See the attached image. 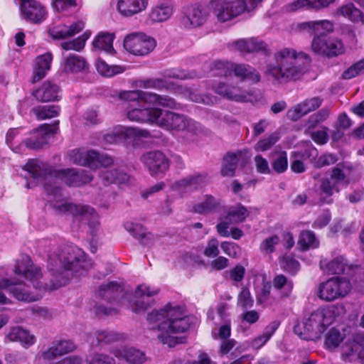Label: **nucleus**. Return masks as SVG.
Returning a JSON list of instances; mask_svg holds the SVG:
<instances>
[{"label": "nucleus", "mask_w": 364, "mask_h": 364, "mask_svg": "<svg viewBox=\"0 0 364 364\" xmlns=\"http://www.w3.org/2000/svg\"><path fill=\"white\" fill-rule=\"evenodd\" d=\"M118 97L126 104L125 116L131 122L156 124L167 131L186 132L193 135L203 131L200 123L184 114L156 107H145L141 104L176 108V101L169 96L134 90H122L119 92Z\"/></svg>", "instance_id": "1"}, {"label": "nucleus", "mask_w": 364, "mask_h": 364, "mask_svg": "<svg viewBox=\"0 0 364 364\" xmlns=\"http://www.w3.org/2000/svg\"><path fill=\"white\" fill-rule=\"evenodd\" d=\"M147 321L152 330L157 329V337L163 344L173 347L181 342L176 336L183 333L190 327V318L183 306L168 304L163 309L152 311L148 314Z\"/></svg>", "instance_id": "2"}, {"label": "nucleus", "mask_w": 364, "mask_h": 364, "mask_svg": "<svg viewBox=\"0 0 364 364\" xmlns=\"http://www.w3.org/2000/svg\"><path fill=\"white\" fill-rule=\"evenodd\" d=\"M24 169L28 171L34 179L45 178L44 189L48 196H53L55 199L50 200L51 205L57 200L60 196V188L58 181L63 182L68 186H79L89 183L92 177L86 171H77L74 168L54 171L51 170L50 166L40 160L30 159L24 166Z\"/></svg>", "instance_id": "3"}, {"label": "nucleus", "mask_w": 364, "mask_h": 364, "mask_svg": "<svg viewBox=\"0 0 364 364\" xmlns=\"http://www.w3.org/2000/svg\"><path fill=\"white\" fill-rule=\"evenodd\" d=\"M274 58L276 65H269L266 72L273 79L280 82L299 79L306 72L310 63L307 54L291 48L277 50Z\"/></svg>", "instance_id": "4"}, {"label": "nucleus", "mask_w": 364, "mask_h": 364, "mask_svg": "<svg viewBox=\"0 0 364 364\" xmlns=\"http://www.w3.org/2000/svg\"><path fill=\"white\" fill-rule=\"evenodd\" d=\"M334 318V311L331 308L318 309L312 312L303 323L304 332L301 333V338L312 341L321 338Z\"/></svg>", "instance_id": "5"}, {"label": "nucleus", "mask_w": 364, "mask_h": 364, "mask_svg": "<svg viewBox=\"0 0 364 364\" xmlns=\"http://www.w3.org/2000/svg\"><path fill=\"white\" fill-rule=\"evenodd\" d=\"M59 213L70 214L75 217H81L87 223L90 232L95 235L100 230L99 218L95 210L85 205H77L66 200H57L53 204Z\"/></svg>", "instance_id": "6"}, {"label": "nucleus", "mask_w": 364, "mask_h": 364, "mask_svg": "<svg viewBox=\"0 0 364 364\" xmlns=\"http://www.w3.org/2000/svg\"><path fill=\"white\" fill-rule=\"evenodd\" d=\"M351 290L350 281L343 277H334L319 284L317 296L325 301H333L346 297Z\"/></svg>", "instance_id": "7"}, {"label": "nucleus", "mask_w": 364, "mask_h": 364, "mask_svg": "<svg viewBox=\"0 0 364 364\" xmlns=\"http://www.w3.org/2000/svg\"><path fill=\"white\" fill-rule=\"evenodd\" d=\"M208 10L220 22L231 21L244 13L240 0H210Z\"/></svg>", "instance_id": "8"}, {"label": "nucleus", "mask_w": 364, "mask_h": 364, "mask_svg": "<svg viewBox=\"0 0 364 364\" xmlns=\"http://www.w3.org/2000/svg\"><path fill=\"white\" fill-rule=\"evenodd\" d=\"M70 161L73 164L97 168L100 166H109L114 162L113 159L107 154L94 150L81 151L74 149L69 154Z\"/></svg>", "instance_id": "9"}, {"label": "nucleus", "mask_w": 364, "mask_h": 364, "mask_svg": "<svg viewBox=\"0 0 364 364\" xmlns=\"http://www.w3.org/2000/svg\"><path fill=\"white\" fill-rule=\"evenodd\" d=\"M349 183V180L343 171L338 167L332 168L330 177H326L321 180L319 193L321 196L328 203L335 193H338L341 188Z\"/></svg>", "instance_id": "10"}, {"label": "nucleus", "mask_w": 364, "mask_h": 364, "mask_svg": "<svg viewBox=\"0 0 364 364\" xmlns=\"http://www.w3.org/2000/svg\"><path fill=\"white\" fill-rule=\"evenodd\" d=\"M123 45L133 55H145L154 50L156 42L154 38L142 33H132L126 36Z\"/></svg>", "instance_id": "11"}, {"label": "nucleus", "mask_w": 364, "mask_h": 364, "mask_svg": "<svg viewBox=\"0 0 364 364\" xmlns=\"http://www.w3.org/2000/svg\"><path fill=\"white\" fill-rule=\"evenodd\" d=\"M149 136L150 133L146 129L117 125L107 131L103 138L105 141L108 144H115L122 140H135Z\"/></svg>", "instance_id": "12"}, {"label": "nucleus", "mask_w": 364, "mask_h": 364, "mask_svg": "<svg viewBox=\"0 0 364 364\" xmlns=\"http://www.w3.org/2000/svg\"><path fill=\"white\" fill-rule=\"evenodd\" d=\"M249 214L248 210L241 204L230 207L225 215L220 218V223L216 225L218 233L222 237H228V229H229L230 225L242 223Z\"/></svg>", "instance_id": "13"}, {"label": "nucleus", "mask_w": 364, "mask_h": 364, "mask_svg": "<svg viewBox=\"0 0 364 364\" xmlns=\"http://www.w3.org/2000/svg\"><path fill=\"white\" fill-rule=\"evenodd\" d=\"M141 161L154 177L163 176L169 168V160L161 151H150L143 154Z\"/></svg>", "instance_id": "14"}, {"label": "nucleus", "mask_w": 364, "mask_h": 364, "mask_svg": "<svg viewBox=\"0 0 364 364\" xmlns=\"http://www.w3.org/2000/svg\"><path fill=\"white\" fill-rule=\"evenodd\" d=\"M342 358L345 361L360 360L364 363V333H358L347 341L342 348Z\"/></svg>", "instance_id": "15"}, {"label": "nucleus", "mask_w": 364, "mask_h": 364, "mask_svg": "<svg viewBox=\"0 0 364 364\" xmlns=\"http://www.w3.org/2000/svg\"><path fill=\"white\" fill-rule=\"evenodd\" d=\"M57 129L58 123L42 124L32 132L31 136L26 139L24 144L31 149H41L48 143V139L55 134Z\"/></svg>", "instance_id": "16"}, {"label": "nucleus", "mask_w": 364, "mask_h": 364, "mask_svg": "<svg viewBox=\"0 0 364 364\" xmlns=\"http://www.w3.org/2000/svg\"><path fill=\"white\" fill-rule=\"evenodd\" d=\"M212 90L222 97L231 101L246 102L251 100L252 94L250 92L225 82H218L212 85Z\"/></svg>", "instance_id": "17"}, {"label": "nucleus", "mask_w": 364, "mask_h": 364, "mask_svg": "<svg viewBox=\"0 0 364 364\" xmlns=\"http://www.w3.org/2000/svg\"><path fill=\"white\" fill-rule=\"evenodd\" d=\"M159 289L151 287L146 284H142L136 288L134 291V296L136 300L132 304V309L134 311L137 312L141 310H145L151 304V297L158 294Z\"/></svg>", "instance_id": "18"}, {"label": "nucleus", "mask_w": 364, "mask_h": 364, "mask_svg": "<svg viewBox=\"0 0 364 364\" xmlns=\"http://www.w3.org/2000/svg\"><path fill=\"white\" fill-rule=\"evenodd\" d=\"M21 11L24 18L33 23L43 21L47 14L44 6L36 0H21Z\"/></svg>", "instance_id": "19"}, {"label": "nucleus", "mask_w": 364, "mask_h": 364, "mask_svg": "<svg viewBox=\"0 0 364 364\" xmlns=\"http://www.w3.org/2000/svg\"><path fill=\"white\" fill-rule=\"evenodd\" d=\"M99 295L108 301H116L119 306L125 305L127 294L124 291L122 285L115 282H111L100 286Z\"/></svg>", "instance_id": "20"}, {"label": "nucleus", "mask_w": 364, "mask_h": 364, "mask_svg": "<svg viewBox=\"0 0 364 364\" xmlns=\"http://www.w3.org/2000/svg\"><path fill=\"white\" fill-rule=\"evenodd\" d=\"M208 12L200 5L188 6L184 11L182 23L186 27H197L202 25L207 19Z\"/></svg>", "instance_id": "21"}, {"label": "nucleus", "mask_w": 364, "mask_h": 364, "mask_svg": "<svg viewBox=\"0 0 364 364\" xmlns=\"http://www.w3.org/2000/svg\"><path fill=\"white\" fill-rule=\"evenodd\" d=\"M322 101V99L318 97L307 99L300 102L294 107L289 109L287 112V117L293 121L298 120L301 117L318 108Z\"/></svg>", "instance_id": "22"}, {"label": "nucleus", "mask_w": 364, "mask_h": 364, "mask_svg": "<svg viewBox=\"0 0 364 364\" xmlns=\"http://www.w3.org/2000/svg\"><path fill=\"white\" fill-rule=\"evenodd\" d=\"M114 355L121 360L119 364H141L146 360L145 354L134 347L116 349Z\"/></svg>", "instance_id": "23"}, {"label": "nucleus", "mask_w": 364, "mask_h": 364, "mask_svg": "<svg viewBox=\"0 0 364 364\" xmlns=\"http://www.w3.org/2000/svg\"><path fill=\"white\" fill-rule=\"evenodd\" d=\"M62 68L66 73H82L88 69V63L83 57L70 54L63 57Z\"/></svg>", "instance_id": "24"}, {"label": "nucleus", "mask_w": 364, "mask_h": 364, "mask_svg": "<svg viewBox=\"0 0 364 364\" xmlns=\"http://www.w3.org/2000/svg\"><path fill=\"white\" fill-rule=\"evenodd\" d=\"M173 14V6L169 1L158 3L149 14V18L154 23H161L168 20Z\"/></svg>", "instance_id": "25"}, {"label": "nucleus", "mask_w": 364, "mask_h": 364, "mask_svg": "<svg viewBox=\"0 0 364 364\" xmlns=\"http://www.w3.org/2000/svg\"><path fill=\"white\" fill-rule=\"evenodd\" d=\"M53 60V55L50 53H46L38 56L33 67V82H38L45 77L50 70Z\"/></svg>", "instance_id": "26"}, {"label": "nucleus", "mask_w": 364, "mask_h": 364, "mask_svg": "<svg viewBox=\"0 0 364 364\" xmlns=\"http://www.w3.org/2000/svg\"><path fill=\"white\" fill-rule=\"evenodd\" d=\"M148 6V0H119L117 9L120 14L129 17L144 11Z\"/></svg>", "instance_id": "27"}, {"label": "nucleus", "mask_w": 364, "mask_h": 364, "mask_svg": "<svg viewBox=\"0 0 364 364\" xmlns=\"http://www.w3.org/2000/svg\"><path fill=\"white\" fill-rule=\"evenodd\" d=\"M60 87L58 85L47 81L33 92V96L41 102L58 100L60 98Z\"/></svg>", "instance_id": "28"}, {"label": "nucleus", "mask_w": 364, "mask_h": 364, "mask_svg": "<svg viewBox=\"0 0 364 364\" xmlns=\"http://www.w3.org/2000/svg\"><path fill=\"white\" fill-rule=\"evenodd\" d=\"M300 28L313 32L314 37L326 36L333 31V23L329 20L311 21L301 23Z\"/></svg>", "instance_id": "29"}, {"label": "nucleus", "mask_w": 364, "mask_h": 364, "mask_svg": "<svg viewBox=\"0 0 364 364\" xmlns=\"http://www.w3.org/2000/svg\"><path fill=\"white\" fill-rule=\"evenodd\" d=\"M85 28V23L78 21L70 26L62 25L49 30V35L53 39H62L72 37L80 33Z\"/></svg>", "instance_id": "30"}, {"label": "nucleus", "mask_w": 364, "mask_h": 364, "mask_svg": "<svg viewBox=\"0 0 364 364\" xmlns=\"http://www.w3.org/2000/svg\"><path fill=\"white\" fill-rule=\"evenodd\" d=\"M245 155L242 151L228 153L223 159L221 174L223 176H233L237 166L245 163Z\"/></svg>", "instance_id": "31"}, {"label": "nucleus", "mask_w": 364, "mask_h": 364, "mask_svg": "<svg viewBox=\"0 0 364 364\" xmlns=\"http://www.w3.org/2000/svg\"><path fill=\"white\" fill-rule=\"evenodd\" d=\"M346 336V333L344 327H332L325 334L324 347L328 350H334L343 341Z\"/></svg>", "instance_id": "32"}, {"label": "nucleus", "mask_w": 364, "mask_h": 364, "mask_svg": "<svg viewBox=\"0 0 364 364\" xmlns=\"http://www.w3.org/2000/svg\"><path fill=\"white\" fill-rule=\"evenodd\" d=\"M5 339L10 342H20L26 348L36 343V337L28 331L21 327L11 328Z\"/></svg>", "instance_id": "33"}, {"label": "nucleus", "mask_w": 364, "mask_h": 364, "mask_svg": "<svg viewBox=\"0 0 364 364\" xmlns=\"http://www.w3.org/2000/svg\"><path fill=\"white\" fill-rule=\"evenodd\" d=\"M240 78L242 81H250L253 83L260 80V75L252 67L247 64L232 65V74Z\"/></svg>", "instance_id": "34"}, {"label": "nucleus", "mask_w": 364, "mask_h": 364, "mask_svg": "<svg viewBox=\"0 0 364 364\" xmlns=\"http://www.w3.org/2000/svg\"><path fill=\"white\" fill-rule=\"evenodd\" d=\"M335 50L328 48V38L326 36L314 37L312 41V50L317 53L326 55H337L343 52L342 43H336Z\"/></svg>", "instance_id": "35"}, {"label": "nucleus", "mask_w": 364, "mask_h": 364, "mask_svg": "<svg viewBox=\"0 0 364 364\" xmlns=\"http://www.w3.org/2000/svg\"><path fill=\"white\" fill-rule=\"evenodd\" d=\"M206 183V178L203 175L190 176L174 183L178 191H191L202 188Z\"/></svg>", "instance_id": "36"}, {"label": "nucleus", "mask_w": 364, "mask_h": 364, "mask_svg": "<svg viewBox=\"0 0 364 364\" xmlns=\"http://www.w3.org/2000/svg\"><path fill=\"white\" fill-rule=\"evenodd\" d=\"M346 265V260L343 256H337L331 261L326 259H321L319 263L321 269L324 273L330 274L343 273Z\"/></svg>", "instance_id": "37"}, {"label": "nucleus", "mask_w": 364, "mask_h": 364, "mask_svg": "<svg viewBox=\"0 0 364 364\" xmlns=\"http://www.w3.org/2000/svg\"><path fill=\"white\" fill-rule=\"evenodd\" d=\"M232 46L242 53L257 52L266 48V44L262 41L255 38L237 40Z\"/></svg>", "instance_id": "38"}, {"label": "nucleus", "mask_w": 364, "mask_h": 364, "mask_svg": "<svg viewBox=\"0 0 364 364\" xmlns=\"http://www.w3.org/2000/svg\"><path fill=\"white\" fill-rule=\"evenodd\" d=\"M124 226L127 232L139 240L144 245H150L151 244L154 236L150 232H147L141 225L127 222Z\"/></svg>", "instance_id": "39"}, {"label": "nucleus", "mask_w": 364, "mask_h": 364, "mask_svg": "<svg viewBox=\"0 0 364 364\" xmlns=\"http://www.w3.org/2000/svg\"><path fill=\"white\" fill-rule=\"evenodd\" d=\"M115 38L114 33L101 32L93 40L92 45L97 50L113 54V41Z\"/></svg>", "instance_id": "40"}, {"label": "nucleus", "mask_w": 364, "mask_h": 364, "mask_svg": "<svg viewBox=\"0 0 364 364\" xmlns=\"http://www.w3.org/2000/svg\"><path fill=\"white\" fill-rule=\"evenodd\" d=\"M178 90L185 98L189 99L195 102L210 105L217 102V97L211 95L201 96L196 90H191L189 88L182 87H178Z\"/></svg>", "instance_id": "41"}, {"label": "nucleus", "mask_w": 364, "mask_h": 364, "mask_svg": "<svg viewBox=\"0 0 364 364\" xmlns=\"http://www.w3.org/2000/svg\"><path fill=\"white\" fill-rule=\"evenodd\" d=\"M272 168L277 173L285 172L288 168L287 154L284 151H276L272 153Z\"/></svg>", "instance_id": "42"}, {"label": "nucleus", "mask_w": 364, "mask_h": 364, "mask_svg": "<svg viewBox=\"0 0 364 364\" xmlns=\"http://www.w3.org/2000/svg\"><path fill=\"white\" fill-rule=\"evenodd\" d=\"M298 244L303 250H306L317 248L319 246V241L314 232L304 230L299 235Z\"/></svg>", "instance_id": "43"}, {"label": "nucleus", "mask_w": 364, "mask_h": 364, "mask_svg": "<svg viewBox=\"0 0 364 364\" xmlns=\"http://www.w3.org/2000/svg\"><path fill=\"white\" fill-rule=\"evenodd\" d=\"M273 286L279 291L282 296L287 297L291 293L294 284L291 280H289L284 275L280 274L274 278Z\"/></svg>", "instance_id": "44"}, {"label": "nucleus", "mask_w": 364, "mask_h": 364, "mask_svg": "<svg viewBox=\"0 0 364 364\" xmlns=\"http://www.w3.org/2000/svg\"><path fill=\"white\" fill-rule=\"evenodd\" d=\"M336 14L355 22L361 21L363 18L362 12L355 8L353 4H347L341 6Z\"/></svg>", "instance_id": "45"}, {"label": "nucleus", "mask_w": 364, "mask_h": 364, "mask_svg": "<svg viewBox=\"0 0 364 364\" xmlns=\"http://www.w3.org/2000/svg\"><path fill=\"white\" fill-rule=\"evenodd\" d=\"M90 36V33L86 31L82 35L73 41L61 43L60 46L65 50H73L75 51H80L84 48L85 42Z\"/></svg>", "instance_id": "46"}, {"label": "nucleus", "mask_w": 364, "mask_h": 364, "mask_svg": "<svg viewBox=\"0 0 364 364\" xmlns=\"http://www.w3.org/2000/svg\"><path fill=\"white\" fill-rule=\"evenodd\" d=\"M33 112L38 119H46L55 117L60 112V107L56 105L39 106L33 109Z\"/></svg>", "instance_id": "47"}, {"label": "nucleus", "mask_w": 364, "mask_h": 364, "mask_svg": "<svg viewBox=\"0 0 364 364\" xmlns=\"http://www.w3.org/2000/svg\"><path fill=\"white\" fill-rule=\"evenodd\" d=\"M279 139L278 133H272L261 139L255 145L254 149L257 152H263L270 149Z\"/></svg>", "instance_id": "48"}, {"label": "nucleus", "mask_w": 364, "mask_h": 364, "mask_svg": "<svg viewBox=\"0 0 364 364\" xmlns=\"http://www.w3.org/2000/svg\"><path fill=\"white\" fill-rule=\"evenodd\" d=\"M95 65L98 73L106 77H112L116 74L122 73L124 71L122 67L109 65L101 59L97 60Z\"/></svg>", "instance_id": "49"}, {"label": "nucleus", "mask_w": 364, "mask_h": 364, "mask_svg": "<svg viewBox=\"0 0 364 364\" xmlns=\"http://www.w3.org/2000/svg\"><path fill=\"white\" fill-rule=\"evenodd\" d=\"M218 203L213 196L207 195L203 200L194 206V210L200 214L209 213L216 208Z\"/></svg>", "instance_id": "50"}, {"label": "nucleus", "mask_w": 364, "mask_h": 364, "mask_svg": "<svg viewBox=\"0 0 364 364\" xmlns=\"http://www.w3.org/2000/svg\"><path fill=\"white\" fill-rule=\"evenodd\" d=\"M232 65L229 62L217 60L213 63L211 71L215 75L228 77L232 75Z\"/></svg>", "instance_id": "51"}, {"label": "nucleus", "mask_w": 364, "mask_h": 364, "mask_svg": "<svg viewBox=\"0 0 364 364\" xmlns=\"http://www.w3.org/2000/svg\"><path fill=\"white\" fill-rule=\"evenodd\" d=\"M254 300L249 289L242 287L237 296V305L242 308H251L253 306Z\"/></svg>", "instance_id": "52"}, {"label": "nucleus", "mask_w": 364, "mask_h": 364, "mask_svg": "<svg viewBox=\"0 0 364 364\" xmlns=\"http://www.w3.org/2000/svg\"><path fill=\"white\" fill-rule=\"evenodd\" d=\"M281 267L285 271L294 274L299 271L300 264L291 255H284L281 259Z\"/></svg>", "instance_id": "53"}, {"label": "nucleus", "mask_w": 364, "mask_h": 364, "mask_svg": "<svg viewBox=\"0 0 364 364\" xmlns=\"http://www.w3.org/2000/svg\"><path fill=\"white\" fill-rule=\"evenodd\" d=\"M364 73V58L348 68L343 73L344 79H351Z\"/></svg>", "instance_id": "54"}, {"label": "nucleus", "mask_w": 364, "mask_h": 364, "mask_svg": "<svg viewBox=\"0 0 364 364\" xmlns=\"http://www.w3.org/2000/svg\"><path fill=\"white\" fill-rule=\"evenodd\" d=\"M271 284L264 282L260 289L256 290L257 302L260 305H266L270 298Z\"/></svg>", "instance_id": "55"}, {"label": "nucleus", "mask_w": 364, "mask_h": 364, "mask_svg": "<svg viewBox=\"0 0 364 364\" xmlns=\"http://www.w3.org/2000/svg\"><path fill=\"white\" fill-rule=\"evenodd\" d=\"M279 242V237L277 235H272L264 240L260 244L261 252L265 254H271L275 250V247Z\"/></svg>", "instance_id": "56"}, {"label": "nucleus", "mask_w": 364, "mask_h": 364, "mask_svg": "<svg viewBox=\"0 0 364 364\" xmlns=\"http://www.w3.org/2000/svg\"><path fill=\"white\" fill-rule=\"evenodd\" d=\"M231 335V327L229 321L222 325L218 328H215L212 331V336L215 340H225L228 339Z\"/></svg>", "instance_id": "57"}, {"label": "nucleus", "mask_w": 364, "mask_h": 364, "mask_svg": "<svg viewBox=\"0 0 364 364\" xmlns=\"http://www.w3.org/2000/svg\"><path fill=\"white\" fill-rule=\"evenodd\" d=\"M219 244L217 238L213 237L208 240L203 251L204 255L207 257H218L220 253Z\"/></svg>", "instance_id": "58"}, {"label": "nucleus", "mask_w": 364, "mask_h": 364, "mask_svg": "<svg viewBox=\"0 0 364 364\" xmlns=\"http://www.w3.org/2000/svg\"><path fill=\"white\" fill-rule=\"evenodd\" d=\"M136 85L145 89L157 90H161L166 87L165 82L162 80L158 78L139 80L136 82Z\"/></svg>", "instance_id": "59"}, {"label": "nucleus", "mask_w": 364, "mask_h": 364, "mask_svg": "<svg viewBox=\"0 0 364 364\" xmlns=\"http://www.w3.org/2000/svg\"><path fill=\"white\" fill-rule=\"evenodd\" d=\"M220 247L225 254L232 258H237L241 254L240 247L234 242H223Z\"/></svg>", "instance_id": "60"}, {"label": "nucleus", "mask_w": 364, "mask_h": 364, "mask_svg": "<svg viewBox=\"0 0 364 364\" xmlns=\"http://www.w3.org/2000/svg\"><path fill=\"white\" fill-rule=\"evenodd\" d=\"M97 343H110L119 340L122 336L113 332L107 331H100L95 333Z\"/></svg>", "instance_id": "61"}, {"label": "nucleus", "mask_w": 364, "mask_h": 364, "mask_svg": "<svg viewBox=\"0 0 364 364\" xmlns=\"http://www.w3.org/2000/svg\"><path fill=\"white\" fill-rule=\"evenodd\" d=\"M304 9H311L310 0H295L284 7L287 12H295Z\"/></svg>", "instance_id": "62"}, {"label": "nucleus", "mask_w": 364, "mask_h": 364, "mask_svg": "<svg viewBox=\"0 0 364 364\" xmlns=\"http://www.w3.org/2000/svg\"><path fill=\"white\" fill-rule=\"evenodd\" d=\"M311 137L317 144L323 145L326 144L328 140V128L323 127L321 129L312 132Z\"/></svg>", "instance_id": "63"}, {"label": "nucleus", "mask_w": 364, "mask_h": 364, "mask_svg": "<svg viewBox=\"0 0 364 364\" xmlns=\"http://www.w3.org/2000/svg\"><path fill=\"white\" fill-rule=\"evenodd\" d=\"M338 161L337 156L333 154L326 153L321 155L315 161L316 166L321 168L334 164Z\"/></svg>", "instance_id": "64"}]
</instances>
